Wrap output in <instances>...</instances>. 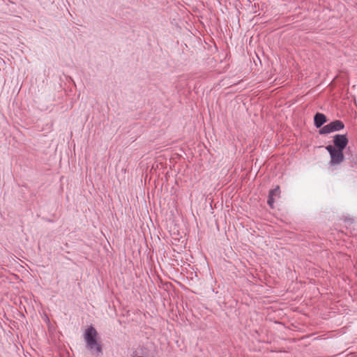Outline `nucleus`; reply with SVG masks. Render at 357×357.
Returning <instances> with one entry per match:
<instances>
[{
	"label": "nucleus",
	"mask_w": 357,
	"mask_h": 357,
	"mask_svg": "<svg viewBox=\"0 0 357 357\" xmlns=\"http://www.w3.org/2000/svg\"><path fill=\"white\" fill-rule=\"evenodd\" d=\"M351 166L357 169V154L351 155L349 158Z\"/></svg>",
	"instance_id": "nucleus-7"
},
{
	"label": "nucleus",
	"mask_w": 357,
	"mask_h": 357,
	"mask_svg": "<svg viewBox=\"0 0 357 357\" xmlns=\"http://www.w3.org/2000/svg\"><path fill=\"white\" fill-rule=\"evenodd\" d=\"M280 192V190L279 186H276V188L271 189L269 191L267 203L271 208H273V204L275 202L274 197L278 196Z\"/></svg>",
	"instance_id": "nucleus-6"
},
{
	"label": "nucleus",
	"mask_w": 357,
	"mask_h": 357,
	"mask_svg": "<svg viewBox=\"0 0 357 357\" xmlns=\"http://www.w3.org/2000/svg\"><path fill=\"white\" fill-rule=\"evenodd\" d=\"M344 128V123L340 120H335L323 126L319 132L320 135H326L335 131H339Z\"/></svg>",
	"instance_id": "nucleus-3"
},
{
	"label": "nucleus",
	"mask_w": 357,
	"mask_h": 357,
	"mask_svg": "<svg viewBox=\"0 0 357 357\" xmlns=\"http://www.w3.org/2000/svg\"><path fill=\"white\" fill-rule=\"evenodd\" d=\"M326 121V116L324 114L317 112L314 116V123L317 128H321Z\"/></svg>",
	"instance_id": "nucleus-5"
},
{
	"label": "nucleus",
	"mask_w": 357,
	"mask_h": 357,
	"mask_svg": "<svg viewBox=\"0 0 357 357\" xmlns=\"http://www.w3.org/2000/svg\"><path fill=\"white\" fill-rule=\"evenodd\" d=\"M349 140L346 135H335L333 137L334 147L336 149L344 151L348 144Z\"/></svg>",
	"instance_id": "nucleus-4"
},
{
	"label": "nucleus",
	"mask_w": 357,
	"mask_h": 357,
	"mask_svg": "<svg viewBox=\"0 0 357 357\" xmlns=\"http://www.w3.org/2000/svg\"><path fill=\"white\" fill-rule=\"evenodd\" d=\"M326 149L330 154L331 160L330 165L331 166L335 165H339L344 161V155L343 151L340 149H336L332 145H328L326 146Z\"/></svg>",
	"instance_id": "nucleus-2"
},
{
	"label": "nucleus",
	"mask_w": 357,
	"mask_h": 357,
	"mask_svg": "<svg viewBox=\"0 0 357 357\" xmlns=\"http://www.w3.org/2000/svg\"><path fill=\"white\" fill-rule=\"evenodd\" d=\"M98 333L93 326H90L85 330L84 338L87 349L91 351L92 354L99 356L102 354V347L101 342L98 341Z\"/></svg>",
	"instance_id": "nucleus-1"
}]
</instances>
